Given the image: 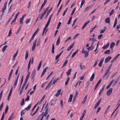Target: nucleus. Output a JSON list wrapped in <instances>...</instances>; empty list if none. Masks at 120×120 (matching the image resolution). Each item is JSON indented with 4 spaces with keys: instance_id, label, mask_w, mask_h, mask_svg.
<instances>
[{
    "instance_id": "nucleus-1",
    "label": "nucleus",
    "mask_w": 120,
    "mask_h": 120,
    "mask_svg": "<svg viewBox=\"0 0 120 120\" xmlns=\"http://www.w3.org/2000/svg\"><path fill=\"white\" fill-rule=\"evenodd\" d=\"M112 88H110L107 91V96H109L112 93Z\"/></svg>"
},
{
    "instance_id": "nucleus-2",
    "label": "nucleus",
    "mask_w": 120,
    "mask_h": 120,
    "mask_svg": "<svg viewBox=\"0 0 120 120\" xmlns=\"http://www.w3.org/2000/svg\"><path fill=\"white\" fill-rule=\"evenodd\" d=\"M101 79H100V80L98 81L96 84V85L95 86L94 90H95L97 88V87L101 83Z\"/></svg>"
},
{
    "instance_id": "nucleus-3",
    "label": "nucleus",
    "mask_w": 120,
    "mask_h": 120,
    "mask_svg": "<svg viewBox=\"0 0 120 120\" xmlns=\"http://www.w3.org/2000/svg\"><path fill=\"white\" fill-rule=\"evenodd\" d=\"M35 73V70L34 69L32 72V73L30 76V78L31 79H32L34 77Z\"/></svg>"
},
{
    "instance_id": "nucleus-4",
    "label": "nucleus",
    "mask_w": 120,
    "mask_h": 120,
    "mask_svg": "<svg viewBox=\"0 0 120 120\" xmlns=\"http://www.w3.org/2000/svg\"><path fill=\"white\" fill-rule=\"evenodd\" d=\"M112 57L110 56H108L106 58L105 60V63H107L111 59Z\"/></svg>"
},
{
    "instance_id": "nucleus-5",
    "label": "nucleus",
    "mask_w": 120,
    "mask_h": 120,
    "mask_svg": "<svg viewBox=\"0 0 120 120\" xmlns=\"http://www.w3.org/2000/svg\"><path fill=\"white\" fill-rule=\"evenodd\" d=\"M48 68V67H46L44 69L42 72L41 75V77H42V76H43L44 75V73L46 71L47 69V68Z\"/></svg>"
},
{
    "instance_id": "nucleus-6",
    "label": "nucleus",
    "mask_w": 120,
    "mask_h": 120,
    "mask_svg": "<svg viewBox=\"0 0 120 120\" xmlns=\"http://www.w3.org/2000/svg\"><path fill=\"white\" fill-rule=\"evenodd\" d=\"M115 44V43L113 42H112L111 44L110 48L111 49H112V51H112L113 48Z\"/></svg>"
},
{
    "instance_id": "nucleus-7",
    "label": "nucleus",
    "mask_w": 120,
    "mask_h": 120,
    "mask_svg": "<svg viewBox=\"0 0 120 120\" xmlns=\"http://www.w3.org/2000/svg\"><path fill=\"white\" fill-rule=\"evenodd\" d=\"M52 7L51 8H50L48 11L46 13V16L45 17V18H46V17H47L48 16V15L49 13H50V12L52 10Z\"/></svg>"
},
{
    "instance_id": "nucleus-8",
    "label": "nucleus",
    "mask_w": 120,
    "mask_h": 120,
    "mask_svg": "<svg viewBox=\"0 0 120 120\" xmlns=\"http://www.w3.org/2000/svg\"><path fill=\"white\" fill-rule=\"evenodd\" d=\"M110 18L108 17L106 18L105 20V22L106 23H110Z\"/></svg>"
},
{
    "instance_id": "nucleus-9",
    "label": "nucleus",
    "mask_w": 120,
    "mask_h": 120,
    "mask_svg": "<svg viewBox=\"0 0 120 120\" xmlns=\"http://www.w3.org/2000/svg\"><path fill=\"white\" fill-rule=\"evenodd\" d=\"M74 44V42H73L70 46L68 47L67 49V50L69 51L70 50V49L73 47Z\"/></svg>"
},
{
    "instance_id": "nucleus-10",
    "label": "nucleus",
    "mask_w": 120,
    "mask_h": 120,
    "mask_svg": "<svg viewBox=\"0 0 120 120\" xmlns=\"http://www.w3.org/2000/svg\"><path fill=\"white\" fill-rule=\"evenodd\" d=\"M71 69H69L66 72V74L67 76H69L70 74V73L71 71Z\"/></svg>"
},
{
    "instance_id": "nucleus-11",
    "label": "nucleus",
    "mask_w": 120,
    "mask_h": 120,
    "mask_svg": "<svg viewBox=\"0 0 120 120\" xmlns=\"http://www.w3.org/2000/svg\"><path fill=\"white\" fill-rule=\"evenodd\" d=\"M39 30V28H38L35 31V32L34 33V34H33L32 37V38H34V36H35V35L37 34L38 32V31Z\"/></svg>"
},
{
    "instance_id": "nucleus-12",
    "label": "nucleus",
    "mask_w": 120,
    "mask_h": 120,
    "mask_svg": "<svg viewBox=\"0 0 120 120\" xmlns=\"http://www.w3.org/2000/svg\"><path fill=\"white\" fill-rule=\"evenodd\" d=\"M73 97L72 94H70L69 96V99L68 100V101L69 102H71L72 101V98Z\"/></svg>"
},
{
    "instance_id": "nucleus-13",
    "label": "nucleus",
    "mask_w": 120,
    "mask_h": 120,
    "mask_svg": "<svg viewBox=\"0 0 120 120\" xmlns=\"http://www.w3.org/2000/svg\"><path fill=\"white\" fill-rule=\"evenodd\" d=\"M109 43H108L107 44L105 45H104L102 47V49H106L109 46Z\"/></svg>"
},
{
    "instance_id": "nucleus-14",
    "label": "nucleus",
    "mask_w": 120,
    "mask_h": 120,
    "mask_svg": "<svg viewBox=\"0 0 120 120\" xmlns=\"http://www.w3.org/2000/svg\"><path fill=\"white\" fill-rule=\"evenodd\" d=\"M61 89H59L58 90L57 93L56 94H55V96L56 97H58L60 95L61 92Z\"/></svg>"
},
{
    "instance_id": "nucleus-15",
    "label": "nucleus",
    "mask_w": 120,
    "mask_h": 120,
    "mask_svg": "<svg viewBox=\"0 0 120 120\" xmlns=\"http://www.w3.org/2000/svg\"><path fill=\"white\" fill-rule=\"evenodd\" d=\"M18 53V50H17L16 52L15 53V54L13 57L12 60H14L15 59V57L17 55V54Z\"/></svg>"
},
{
    "instance_id": "nucleus-16",
    "label": "nucleus",
    "mask_w": 120,
    "mask_h": 120,
    "mask_svg": "<svg viewBox=\"0 0 120 120\" xmlns=\"http://www.w3.org/2000/svg\"><path fill=\"white\" fill-rule=\"evenodd\" d=\"M60 43V36H59L57 40L56 45H58Z\"/></svg>"
},
{
    "instance_id": "nucleus-17",
    "label": "nucleus",
    "mask_w": 120,
    "mask_h": 120,
    "mask_svg": "<svg viewBox=\"0 0 120 120\" xmlns=\"http://www.w3.org/2000/svg\"><path fill=\"white\" fill-rule=\"evenodd\" d=\"M94 73H93L92 74V76L90 78V81H92L93 80L94 78Z\"/></svg>"
},
{
    "instance_id": "nucleus-18",
    "label": "nucleus",
    "mask_w": 120,
    "mask_h": 120,
    "mask_svg": "<svg viewBox=\"0 0 120 120\" xmlns=\"http://www.w3.org/2000/svg\"><path fill=\"white\" fill-rule=\"evenodd\" d=\"M94 47L93 46L91 45L90 46L87 48V49L88 50H91L93 49Z\"/></svg>"
},
{
    "instance_id": "nucleus-19",
    "label": "nucleus",
    "mask_w": 120,
    "mask_h": 120,
    "mask_svg": "<svg viewBox=\"0 0 120 120\" xmlns=\"http://www.w3.org/2000/svg\"><path fill=\"white\" fill-rule=\"evenodd\" d=\"M43 117V114H41L40 115H39L38 117L36 120H38L40 119H41L42 117Z\"/></svg>"
},
{
    "instance_id": "nucleus-20",
    "label": "nucleus",
    "mask_w": 120,
    "mask_h": 120,
    "mask_svg": "<svg viewBox=\"0 0 120 120\" xmlns=\"http://www.w3.org/2000/svg\"><path fill=\"white\" fill-rule=\"evenodd\" d=\"M7 47V45H5L3 48L2 50L3 52H4L5 50H6Z\"/></svg>"
},
{
    "instance_id": "nucleus-21",
    "label": "nucleus",
    "mask_w": 120,
    "mask_h": 120,
    "mask_svg": "<svg viewBox=\"0 0 120 120\" xmlns=\"http://www.w3.org/2000/svg\"><path fill=\"white\" fill-rule=\"evenodd\" d=\"M111 52H110V50H108L104 52V54H109Z\"/></svg>"
},
{
    "instance_id": "nucleus-22",
    "label": "nucleus",
    "mask_w": 120,
    "mask_h": 120,
    "mask_svg": "<svg viewBox=\"0 0 120 120\" xmlns=\"http://www.w3.org/2000/svg\"><path fill=\"white\" fill-rule=\"evenodd\" d=\"M30 72L29 71L28 72L27 74V75L26 76V79H27V80H28L29 79L30 75Z\"/></svg>"
},
{
    "instance_id": "nucleus-23",
    "label": "nucleus",
    "mask_w": 120,
    "mask_h": 120,
    "mask_svg": "<svg viewBox=\"0 0 120 120\" xmlns=\"http://www.w3.org/2000/svg\"><path fill=\"white\" fill-rule=\"evenodd\" d=\"M31 104L30 105H28V106L26 108H25V110H28L30 109V108L31 107Z\"/></svg>"
},
{
    "instance_id": "nucleus-24",
    "label": "nucleus",
    "mask_w": 120,
    "mask_h": 120,
    "mask_svg": "<svg viewBox=\"0 0 120 120\" xmlns=\"http://www.w3.org/2000/svg\"><path fill=\"white\" fill-rule=\"evenodd\" d=\"M12 92L11 91H10V92H9V94L8 96V98H7L8 100V101L9 100V98H10V96L11 95V94Z\"/></svg>"
},
{
    "instance_id": "nucleus-25",
    "label": "nucleus",
    "mask_w": 120,
    "mask_h": 120,
    "mask_svg": "<svg viewBox=\"0 0 120 120\" xmlns=\"http://www.w3.org/2000/svg\"><path fill=\"white\" fill-rule=\"evenodd\" d=\"M24 104V98L22 99L21 102L20 103V105H21L22 106Z\"/></svg>"
},
{
    "instance_id": "nucleus-26",
    "label": "nucleus",
    "mask_w": 120,
    "mask_h": 120,
    "mask_svg": "<svg viewBox=\"0 0 120 120\" xmlns=\"http://www.w3.org/2000/svg\"><path fill=\"white\" fill-rule=\"evenodd\" d=\"M85 0H83L82 1L81 3V4L80 5V8H81L82 7V5H83V4H84V3L85 2Z\"/></svg>"
},
{
    "instance_id": "nucleus-27",
    "label": "nucleus",
    "mask_w": 120,
    "mask_h": 120,
    "mask_svg": "<svg viewBox=\"0 0 120 120\" xmlns=\"http://www.w3.org/2000/svg\"><path fill=\"white\" fill-rule=\"evenodd\" d=\"M87 95L86 96H85V97L84 99V100L82 102V103L83 104H84L87 98Z\"/></svg>"
},
{
    "instance_id": "nucleus-28",
    "label": "nucleus",
    "mask_w": 120,
    "mask_h": 120,
    "mask_svg": "<svg viewBox=\"0 0 120 120\" xmlns=\"http://www.w3.org/2000/svg\"><path fill=\"white\" fill-rule=\"evenodd\" d=\"M28 55V53L27 51H26V54L25 55V59L26 60L27 59Z\"/></svg>"
},
{
    "instance_id": "nucleus-29",
    "label": "nucleus",
    "mask_w": 120,
    "mask_h": 120,
    "mask_svg": "<svg viewBox=\"0 0 120 120\" xmlns=\"http://www.w3.org/2000/svg\"><path fill=\"white\" fill-rule=\"evenodd\" d=\"M41 61L40 62L38 65V70H39L40 69V68L41 67Z\"/></svg>"
},
{
    "instance_id": "nucleus-30",
    "label": "nucleus",
    "mask_w": 120,
    "mask_h": 120,
    "mask_svg": "<svg viewBox=\"0 0 120 120\" xmlns=\"http://www.w3.org/2000/svg\"><path fill=\"white\" fill-rule=\"evenodd\" d=\"M104 29H101V30L100 31V33H103L105 31V30L106 27L105 26L104 27Z\"/></svg>"
},
{
    "instance_id": "nucleus-31",
    "label": "nucleus",
    "mask_w": 120,
    "mask_h": 120,
    "mask_svg": "<svg viewBox=\"0 0 120 120\" xmlns=\"http://www.w3.org/2000/svg\"><path fill=\"white\" fill-rule=\"evenodd\" d=\"M26 112V111L25 110H22L21 112L20 115L21 116H22V115H23Z\"/></svg>"
},
{
    "instance_id": "nucleus-32",
    "label": "nucleus",
    "mask_w": 120,
    "mask_h": 120,
    "mask_svg": "<svg viewBox=\"0 0 120 120\" xmlns=\"http://www.w3.org/2000/svg\"><path fill=\"white\" fill-rule=\"evenodd\" d=\"M69 77H68L66 79V82H65V85H67L68 84V82L69 81Z\"/></svg>"
},
{
    "instance_id": "nucleus-33",
    "label": "nucleus",
    "mask_w": 120,
    "mask_h": 120,
    "mask_svg": "<svg viewBox=\"0 0 120 120\" xmlns=\"http://www.w3.org/2000/svg\"><path fill=\"white\" fill-rule=\"evenodd\" d=\"M28 80H27V79H25V81L24 82V83H23V85L22 86H23L24 87V86L26 84V83H27V81Z\"/></svg>"
},
{
    "instance_id": "nucleus-34",
    "label": "nucleus",
    "mask_w": 120,
    "mask_h": 120,
    "mask_svg": "<svg viewBox=\"0 0 120 120\" xmlns=\"http://www.w3.org/2000/svg\"><path fill=\"white\" fill-rule=\"evenodd\" d=\"M45 95H44L43 97L41 99L40 101L39 102H38V103H39V104H40L42 101L44 100V99L45 98Z\"/></svg>"
},
{
    "instance_id": "nucleus-35",
    "label": "nucleus",
    "mask_w": 120,
    "mask_h": 120,
    "mask_svg": "<svg viewBox=\"0 0 120 120\" xmlns=\"http://www.w3.org/2000/svg\"><path fill=\"white\" fill-rule=\"evenodd\" d=\"M85 73L84 74L82 75V76L80 77L79 78V79L80 80H83L84 77Z\"/></svg>"
},
{
    "instance_id": "nucleus-36",
    "label": "nucleus",
    "mask_w": 120,
    "mask_h": 120,
    "mask_svg": "<svg viewBox=\"0 0 120 120\" xmlns=\"http://www.w3.org/2000/svg\"><path fill=\"white\" fill-rule=\"evenodd\" d=\"M89 51H86V52L85 53V56L86 58L88 57L89 54Z\"/></svg>"
},
{
    "instance_id": "nucleus-37",
    "label": "nucleus",
    "mask_w": 120,
    "mask_h": 120,
    "mask_svg": "<svg viewBox=\"0 0 120 120\" xmlns=\"http://www.w3.org/2000/svg\"><path fill=\"white\" fill-rule=\"evenodd\" d=\"M6 7H3L2 8L1 11L2 12H4V11H5V9H6Z\"/></svg>"
},
{
    "instance_id": "nucleus-38",
    "label": "nucleus",
    "mask_w": 120,
    "mask_h": 120,
    "mask_svg": "<svg viewBox=\"0 0 120 120\" xmlns=\"http://www.w3.org/2000/svg\"><path fill=\"white\" fill-rule=\"evenodd\" d=\"M23 19L21 18H19V22L20 23L22 24L23 23Z\"/></svg>"
},
{
    "instance_id": "nucleus-39",
    "label": "nucleus",
    "mask_w": 120,
    "mask_h": 120,
    "mask_svg": "<svg viewBox=\"0 0 120 120\" xmlns=\"http://www.w3.org/2000/svg\"><path fill=\"white\" fill-rule=\"evenodd\" d=\"M114 10L113 9H112L111 12H109V13L110 15H111L114 13Z\"/></svg>"
},
{
    "instance_id": "nucleus-40",
    "label": "nucleus",
    "mask_w": 120,
    "mask_h": 120,
    "mask_svg": "<svg viewBox=\"0 0 120 120\" xmlns=\"http://www.w3.org/2000/svg\"><path fill=\"white\" fill-rule=\"evenodd\" d=\"M98 59L95 62V63L94 64L93 66V67H94L95 66L98 64Z\"/></svg>"
},
{
    "instance_id": "nucleus-41",
    "label": "nucleus",
    "mask_w": 120,
    "mask_h": 120,
    "mask_svg": "<svg viewBox=\"0 0 120 120\" xmlns=\"http://www.w3.org/2000/svg\"><path fill=\"white\" fill-rule=\"evenodd\" d=\"M39 107H38L36 109V110H35V112H34V113L32 114V116H33L37 112V111L39 109Z\"/></svg>"
},
{
    "instance_id": "nucleus-42",
    "label": "nucleus",
    "mask_w": 120,
    "mask_h": 120,
    "mask_svg": "<svg viewBox=\"0 0 120 120\" xmlns=\"http://www.w3.org/2000/svg\"><path fill=\"white\" fill-rule=\"evenodd\" d=\"M68 60H66L64 62V64L62 67V68L64 66H65L68 63Z\"/></svg>"
},
{
    "instance_id": "nucleus-43",
    "label": "nucleus",
    "mask_w": 120,
    "mask_h": 120,
    "mask_svg": "<svg viewBox=\"0 0 120 120\" xmlns=\"http://www.w3.org/2000/svg\"><path fill=\"white\" fill-rule=\"evenodd\" d=\"M24 87L23 86H22V88H21L20 90V93H19L20 95H21V94H22V92L23 91V89H24Z\"/></svg>"
},
{
    "instance_id": "nucleus-44",
    "label": "nucleus",
    "mask_w": 120,
    "mask_h": 120,
    "mask_svg": "<svg viewBox=\"0 0 120 120\" xmlns=\"http://www.w3.org/2000/svg\"><path fill=\"white\" fill-rule=\"evenodd\" d=\"M53 73V71H52L51 73L49 74V75L48 76L46 80H47L51 76V75Z\"/></svg>"
},
{
    "instance_id": "nucleus-45",
    "label": "nucleus",
    "mask_w": 120,
    "mask_h": 120,
    "mask_svg": "<svg viewBox=\"0 0 120 120\" xmlns=\"http://www.w3.org/2000/svg\"><path fill=\"white\" fill-rule=\"evenodd\" d=\"M60 54H58V55H57L56 57V59L55 60H57L58 59L60 56Z\"/></svg>"
},
{
    "instance_id": "nucleus-46",
    "label": "nucleus",
    "mask_w": 120,
    "mask_h": 120,
    "mask_svg": "<svg viewBox=\"0 0 120 120\" xmlns=\"http://www.w3.org/2000/svg\"><path fill=\"white\" fill-rule=\"evenodd\" d=\"M61 23L60 22H59V23L58 25H57V27L56 28L57 29H59V28L60 26V25H61Z\"/></svg>"
},
{
    "instance_id": "nucleus-47",
    "label": "nucleus",
    "mask_w": 120,
    "mask_h": 120,
    "mask_svg": "<svg viewBox=\"0 0 120 120\" xmlns=\"http://www.w3.org/2000/svg\"><path fill=\"white\" fill-rule=\"evenodd\" d=\"M30 21V19H26V21L25 23L26 24H28V23Z\"/></svg>"
},
{
    "instance_id": "nucleus-48",
    "label": "nucleus",
    "mask_w": 120,
    "mask_h": 120,
    "mask_svg": "<svg viewBox=\"0 0 120 120\" xmlns=\"http://www.w3.org/2000/svg\"><path fill=\"white\" fill-rule=\"evenodd\" d=\"M68 8H67L63 12V16H64V15H65V13H66V12L67 11V10H68Z\"/></svg>"
},
{
    "instance_id": "nucleus-49",
    "label": "nucleus",
    "mask_w": 120,
    "mask_h": 120,
    "mask_svg": "<svg viewBox=\"0 0 120 120\" xmlns=\"http://www.w3.org/2000/svg\"><path fill=\"white\" fill-rule=\"evenodd\" d=\"M11 29L9 30V32L8 34V36H9L11 35Z\"/></svg>"
},
{
    "instance_id": "nucleus-50",
    "label": "nucleus",
    "mask_w": 120,
    "mask_h": 120,
    "mask_svg": "<svg viewBox=\"0 0 120 120\" xmlns=\"http://www.w3.org/2000/svg\"><path fill=\"white\" fill-rule=\"evenodd\" d=\"M90 8V6H88L86 8H85V11H87V10H88Z\"/></svg>"
},
{
    "instance_id": "nucleus-51",
    "label": "nucleus",
    "mask_w": 120,
    "mask_h": 120,
    "mask_svg": "<svg viewBox=\"0 0 120 120\" xmlns=\"http://www.w3.org/2000/svg\"><path fill=\"white\" fill-rule=\"evenodd\" d=\"M77 18L76 19H75L74 20V21L73 22V24L72 25V26H73L74 25L76 21L77 20Z\"/></svg>"
},
{
    "instance_id": "nucleus-52",
    "label": "nucleus",
    "mask_w": 120,
    "mask_h": 120,
    "mask_svg": "<svg viewBox=\"0 0 120 120\" xmlns=\"http://www.w3.org/2000/svg\"><path fill=\"white\" fill-rule=\"evenodd\" d=\"M49 8V7H47V8L43 12V13L45 14L47 11L48 9Z\"/></svg>"
},
{
    "instance_id": "nucleus-53",
    "label": "nucleus",
    "mask_w": 120,
    "mask_h": 120,
    "mask_svg": "<svg viewBox=\"0 0 120 120\" xmlns=\"http://www.w3.org/2000/svg\"><path fill=\"white\" fill-rule=\"evenodd\" d=\"M49 108H47L46 109V110H45V113L46 112L47 113H48V112H49L50 111L49 109H48Z\"/></svg>"
},
{
    "instance_id": "nucleus-54",
    "label": "nucleus",
    "mask_w": 120,
    "mask_h": 120,
    "mask_svg": "<svg viewBox=\"0 0 120 120\" xmlns=\"http://www.w3.org/2000/svg\"><path fill=\"white\" fill-rule=\"evenodd\" d=\"M16 19L14 18V19L11 21V24H12L15 22L16 20Z\"/></svg>"
},
{
    "instance_id": "nucleus-55",
    "label": "nucleus",
    "mask_w": 120,
    "mask_h": 120,
    "mask_svg": "<svg viewBox=\"0 0 120 120\" xmlns=\"http://www.w3.org/2000/svg\"><path fill=\"white\" fill-rule=\"evenodd\" d=\"M18 81L17 80H15L14 81V84L13 85V86L14 87H15V86L16 85Z\"/></svg>"
},
{
    "instance_id": "nucleus-56",
    "label": "nucleus",
    "mask_w": 120,
    "mask_h": 120,
    "mask_svg": "<svg viewBox=\"0 0 120 120\" xmlns=\"http://www.w3.org/2000/svg\"><path fill=\"white\" fill-rule=\"evenodd\" d=\"M90 22V21L89 20L87 22H86L84 24V25L85 26H86Z\"/></svg>"
},
{
    "instance_id": "nucleus-57",
    "label": "nucleus",
    "mask_w": 120,
    "mask_h": 120,
    "mask_svg": "<svg viewBox=\"0 0 120 120\" xmlns=\"http://www.w3.org/2000/svg\"><path fill=\"white\" fill-rule=\"evenodd\" d=\"M102 34H101L98 37V39H101V38L102 37Z\"/></svg>"
},
{
    "instance_id": "nucleus-58",
    "label": "nucleus",
    "mask_w": 120,
    "mask_h": 120,
    "mask_svg": "<svg viewBox=\"0 0 120 120\" xmlns=\"http://www.w3.org/2000/svg\"><path fill=\"white\" fill-rule=\"evenodd\" d=\"M45 14H43V13H42V14H41V16H40V19L41 20L43 18V16L44 15H45Z\"/></svg>"
},
{
    "instance_id": "nucleus-59",
    "label": "nucleus",
    "mask_w": 120,
    "mask_h": 120,
    "mask_svg": "<svg viewBox=\"0 0 120 120\" xmlns=\"http://www.w3.org/2000/svg\"><path fill=\"white\" fill-rule=\"evenodd\" d=\"M4 112H3V114L1 120H3L4 117Z\"/></svg>"
},
{
    "instance_id": "nucleus-60",
    "label": "nucleus",
    "mask_w": 120,
    "mask_h": 120,
    "mask_svg": "<svg viewBox=\"0 0 120 120\" xmlns=\"http://www.w3.org/2000/svg\"><path fill=\"white\" fill-rule=\"evenodd\" d=\"M93 40L92 41V42L91 43V46H93V45L94 44V42L95 41H96L95 39H93Z\"/></svg>"
},
{
    "instance_id": "nucleus-61",
    "label": "nucleus",
    "mask_w": 120,
    "mask_h": 120,
    "mask_svg": "<svg viewBox=\"0 0 120 120\" xmlns=\"http://www.w3.org/2000/svg\"><path fill=\"white\" fill-rule=\"evenodd\" d=\"M59 78H58L57 79H55L53 81V84H54L57 81V80Z\"/></svg>"
},
{
    "instance_id": "nucleus-62",
    "label": "nucleus",
    "mask_w": 120,
    "mask_h": 120,
    "mask_svg": "<svg viewBox=\"0 0 120 120\" xmlns=\"http://www.w3.org/2000/svg\"><path fill=\"white\" fill-rule=\"evenodd\" d=\"M110 0H106L104 3V4L105 5L108 2H109Z\"/></svg>"
},
{
    "instance_id": "nucleus-63",
    "label": "nucleus",
    "mask_w": 120,
    "mask_h": 120,
    "mask_svg": "<svg viewBox=\"0 0 120 120\" xmlns=\"http://www.w3.org/2000/svg\"><path fill=\"white\" fill-rule=\"evenodd\" d=\"M79 67L82 70L83 69V68L82 67V63H80V64L79 65Z\"/></svg>"
},
{
    "instance_id": "nucleus-64",
    "label": "nucleus",
    "mask_w": 120,
    "mask_h": 120,
    "mask_svg": "<svg viewBox=\"0 0 120 120\" xmlns=\"http://www.w3.org/2000/svg\"><path fill=\"white\" fill-rule=\"evenodd\" d=\"M116 27L117 28V29H119L120 28V23H119L118 25H117L116 26Z\"/></svg>"
}]
</instances>
